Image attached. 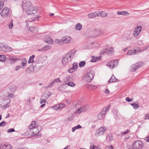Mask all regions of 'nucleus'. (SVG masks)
Segmentation results:
<instances>
[{"mask_svg":"<svg viewBox=\"0 0 149 149\" xmlns=\"http://www.w3.org/2000/svg\"><path fill=\"white\" fill-rule=\"evenodd\" d=\"M22 7L24 11L29 15L34 14L38 10L37 7L33 6L32 3L29 1H23Z\"/></svg>","mask_w":149,"mask_h":149,"instance_id":"obj_1","label":"nucleus"},{"mask_svg":"<svg viewBox=\"0 0 149 149\" xmlns=\"http://www.w3.org/2000/svg\"><path fill=\"white\" fill-rule=\"evenodd\" d=\"M94 73L93 71L86 73L84 75V80L87 82H91L94 77Z\"/></svg>","mask_w":149,"mask_h":149,"instance_id":"obj_2","label":"nucleus"},{"mask_svg":"<svg viewBox=\"0 0 149 149\" xmlns=\"http://www.w3.org/2000/svg\"><path fill=\"white\" fill-rule=\"evenodd\" d=\"M110 105H109L106 107L100 113L98 114L97 117L98 119L102 120L104 118L106 113L110 107Z\"/></svg>","mask_w":149,"mask_h":149,"instance_id":"obj_3","label":"nucleus"},{"mask_svg":"<svg viewBox=\"0 0 149 149\" xmlns=\"http://www.w3.org/2000/svg\"><path fill=\"white\" fill-rule=\"evenodd\" d=\"M114 51V49L113 47H107V48L102 49L101 51L100 54L102 55L106 54L107 55H109L113 53Z\"/></svg>","mask_w":149,"mask_h":149,"instance_id":"obj_4","label":"nucleus"},{"mask_svg":"<svg viewBox=\"0 0 149 149\" xmlns=\"http://www.w3.org/2000/svg\"><path fill=\"white\" fill-rule=\"evenodd\" d=\"M42 129L41 127L40 126L37 125V126L36 127L33 128L32 129H31L32 130L31 132L32 133V135L33 136H40L41 134L39 133V132L41 131Z\"/></svg>","mask_w":149,"mask_h":149,"instance_id":"obj_5","label":"nucleus"},{"mask_svg":"<svg viewBox=\"0 0 149 149\" xmlns=\"http://www.w3.org/2000/svg\"><path fill=\"white\" fill-rule=\"evenodd\" d=\"M143 146L142 142L140 140L135 141L133 144V149H141Z\"/></svg>","mask_w":149,"mask_h":149,"instance_id":"obj_6","label":"nucleus"},{"mask_svg":"<svg viewBox=\"0 0 149 149\" xmlns=\"http://www.w3.org/2000/svg\"><path fill=\"white\" fill-rule=\"evenodd\" d=\"M143 65V63L141 61L138 62L136 63L133 65H132V68L131 69V72H135L137 69L141 67Z\"/></svg>","mask_w":149,"mask_h":149,"instance_id":"obj_7","label":"nucleus"},{"mask_svg":"<svg viewBox=\"0 0 149 149\" xmlns=\"http://www.w3.org/2000/svg\"><path fill=\"white\" fill-rule=\"evenodd\" d=\"M66 55L62 58V63L64 65H67L71 62L72 59Z\"/></svg>","mask_w":149,"mask_h":149,"instance_id":"obj_8","label":"nucleus"},{"mask_svg":"<svg viewBox=\"0 0 149 149\" xmlns=\"http://www.w3.org/2000/svg\"><path fill=\"white\" fill-rule=\"evenodd\" d=\"M106 130V128L105 127H101L98 129L96 133V136H98L103 135Z\"/></svg>","mask_w":149,"mask_h":149,"instance_id":"obj_9","label":"nucleus"},{"mask_svg":"<svg viewBox=\"0 0 149 149\" xmlns=\"http://www.w3.org/2000/svg\"><path fill=\"white\" fill-rule=\"evenodd\" d=\"M118 62V60H117L116 62L114 60L110 61L107 64V65L110 68L113 69L114 67L116 66Z\"/></svg>","mask_w":149,"mask_h":149,"instance_id":"obj_10","label":"nucleus"},{"mask_svg":"<svg viewBox=\"0 0 149 149\" xmlns=\"http://www.w3.org/2000/svg\"><path fill=\"white\" fill-rule=\"evenodd\" d=\"M9 11V8L7 7H5L1 11L0 14L3 17H6L8 16Z\"/></svg>","mask_w":149,"mask_h":149,"instance_id":"obj_11","label":"nucleus"},{"mask_svg":"<svg viewBox=\"0 0 149 149\" xmlns=\"http://www.w3.org/2000/svg\"><path fill=\"white\" fill-rule=\"evenodd\" d=\"M11 48L8 47L6 45L3 43H0V51L2 52H9L11 50Z\"/></svg>","mask_w":149,"mask_h":149,"instance_id":"obj_12","label":"nucleus"},{"mask_svg":"<svg viewBox=\"0 0 149 149\" xmlns=\"http://www.w3.org/2000/svg\"><path fill=\"white\" fill-rule=\"evenodd\" d=\"M62 42L64 43H69L72 42L73 40L70 37L66 36L63 37L61 39Z\"/></svg>","mask_w":149,"mask_h":149,"instance_id":"obj_13","label":"nucleus"},{"mask_svg":"<svg viewBox=\"0 0 149 149\" xmlns=\"http://www.w3.org/2000/svg\"><path fill=\"white\" fill-rule=\"evenodd\" d=\"M76 54V51L74 50H72L70 51L66 55L70 57L72 59H73L74 57Z\"/></svg>","mask_w":149,"mask_h":149,"instance_id":"obj_14","label":"nucleus"},{"mask_svg":"<svg viewBox=\"0 0 149 149\" xmlns=\"http://www.w3.org/2000/svg\"><path fill=\"white\" fill-rule=\"evenodd\" d=\"M12 146L8 143H6L1 146L2 149H12Z\"/></svg>","mask_w":149,"mask_h":149,"instance_id":"obj_15","label":"nucleus"},{"mask_svg":"<svg viewBox=\"0 0 149 149\" xmlns=\"http://www.w3.org/2000/svg\"><path fill=\"white\" fill-rule=\"evenodd\" d=\"M97 13H98V11L92 13L88 14V16L90 18H93L98 16L99 15Z\"/></svg>","mask_w":149,"mask_h":149,"instance_id":"obj_16","label":"nucleus"},{"mask_svg":"<svg viewBox=\"0 0 149 149\" xmlns=\"http://www.w3.org/2000/svg\"><path fill=\"white\" fill-rule=\"evenodd\" d=\"M40 17V16H38L37 17H35L33 19H30L26 20V26L27 27H28L29 25L28 24L30 22H34L35 20L36 19V18L37 20H38V18Z\"/></svg>","mask_w":149,"mask_h":149,"instance_id":"obj_17","label":"nucleus"},{"mask_svg":"<svg viewBox=\"0 0 149 149\" xmlns=\"http://www.w3.org/2000/svg\"><path fill=\"white\" fill-rule=\"evenodd\" d=\"M44 40L45 42L49 44H52L53 42L52 39L49 36L46 37L45 38Z\"/></svg>","mask_w":149,"mask_h":149,"instance_id":"obj_18","label":"nucleus"},{"mask_svg":"<svg viewBox=\"0 0 149 149\" xmlns=\"http://www.w3.org/2000/svg\"><path fill=\"white\" fill-rule=\"evenodd\" d=\"M131 105L132 106L134 109H138L139 108V103L137 102H133L131 103Z\"/></svg>","mask_w":149,"mask_h":149,"instance_id":"obj_19","label":"nucleus"},{"mask_svg":"<svg viewBox=\"0 0 149 149\" xmlns=\"http://www.w3.org/2000/svg\"><path fill=\"white\" fill-rule=\"evenodd\" d=\"M29 30L32 33H36L38 31V28L35 26H31L29 27Z\"/></svg>","mask_w":149,"mask_h":149,"instance_id":"obj_20","label":"nucleus"},{"mask_svg":"<svg viewBox=\"0 0 149 149\" xmlns=\"http://www.w3.org/2000/svg\"><path fill=\"white\" fill-rule=\"evenodd\" d=\"M101 59V57L99 56L98 57L92 56V60L91 61L92 62H96L97 61L100 60Z\"/></svg>","mask_w":149,"mask_h":149,"instance_id":"obj_21","label":"nucleus"},{"mask_svg":"<svg viewBox=\"0 0 149 149\" xmlns=\"http://www.w3.org/2000/svg\"><path fill=\"white\" fill-rule=\"evenodd\" d=\"M118 81L119 80L117 79L116 78L114 75H113L111 76L110 79L108 81V82L109 83H112Z\"/></svg>","mask_w":149,"mask_h":149,"instance_id":"obj_22","label":"nucleus"},{"mask_svg":"<svg viewBox=\"0 0 149 149\" xmlns=\"http://www.w3.org/2000/svg\"><path fill=\"white\" fill-rule=\"evenodd\" d=\"M36 123V122L35 121H32L31 123L29 126V129H32L33 128L37 127L38 125H37Z\"/></svg>","mask_w":149,"mask_h":149,"instance_id":"obj_23","label":"nucleus"},{"mask_svg":"<svg viewBox=\"0 0 149 149\" xmlns=\"http://www.w3.org/2000/svg\"><path fill=\"white\" fill-rule=\"evenodd\" d=\"M7 56V58L12 62L15 63L16 62L18 59L16 58H13V56Z\"/></svg>","mask_w":149,"mask_h":149,"instance_id":"obj_24","label":"nucleus"},{"mask_svg":"<svg viewBox=\"0 0 149 149\" xmlns=\"http://www.w3.org/2000/svg\"><path fill=\"white\" fill-rule=\"evenodd\" d=\"M27 60L25 58H23L21 60V64L22 66L24 68L26 66Z\"/></svg>","mask_w":149,"mask_h":149,"instance_id":"obj_25","label":"nucleus"},{"mask_svg":"<svg viewBox=\"0 0 149 149\" xmlns=\"http://www.w3.org/2000/svg\"><path fill=\"white\" fill-rule=\"evenodd\" d=\"M97 13L99 15L98 16H100L102 17H106L108 15V14L104 12H98V13Z\"/></svg>","mask_w":149,"mask_h":149,"instance_id":"obj_26","label":"nucleus"},{"mask_svg":"<svg viewBox=\"0 0 149 149\" xmlns=\"http://www.w3.org/2000/svg\"><path fill=\"white\" fill-rule=\"evenodd\" d=\"M117 14L118 15H129V13L127 11H119L117 12Z\"/></svg>","mask_w":149,"mask_h":149,"instance_id":"obj_27","label":"nucleus"},{"mask_svg":"<svg viewBox=\"0 0 149 149\" xmlns=\"http://www.w3.org/2000/svg\"><path fill=\"white\" fill-rule=\"evenodd\" d=\"M52 48V47L49 45H46L42 48V50L43 52H45L48 50H50Z\"/></svg>","mask_w":149,"mask_h":149,"instance_id":"obj_28","label":"nucleus"},{"mask_svg":"<svg viewBox=\"0 0 149 149\" xmlns=\"http://www.w3.org/2000/svg\"><path fill=\"white\" fill-rule=\"evenodd\" d=\"M35 57V55H32V56H30L29 60L28 61V63H33L34 62V58Z\"/></svg>","mask_w":149,"mask_h":149,"instance_id":"obj_29","label":"nucleus"},{"mask_svg":"<svg viewBox=\"0 0 149 149\" xmlns=\"http://www.w3.org/2000/svg\"><path fill=\"white\" fill-rule=\"evenodd\" d=\"M81 107L82 108L84 112L87 111L90 108L89 106L88 105H86Z\"/></svg>","mask_w":149,"mask_h":149,"instance_id":"obj_30","label":"nucleus"},{"mask_svg":"<svg viewBox=\"0 0 149 149\" xmlns=\"http://www.w3.org/2000/svg\"><path fill=\"white\" fill-rule=\"evenodd\" d=\"M140 49L139 48L138 50L134 49V50H131V54H136L139 53L140 51Z\"/></svg>","mask_w":149,"mask_h":149,"instance_id":"obj_31","label":"nucleus"},{"mask_svg":"<svg viewBox=\"0 0 149 149\" xmlns=\"http://www.w3.org/2000/svg\"><path fill=\"white\" fill-rule=\"evenodd\" d=\"M82 26L80 23H78L75 25V29L78 30H80L82 29Z\"/></svg>","mask_w":149,"mask_h":149,"instance_id":"obj_32","label":"nucleus"},{"mask_svg":"<svg viewBox=\"0 0 149 149\" xmlns=\"http://www.w3.org/2000/svg\"><path fill=\"white\" fill-rule=\"evenodd\" d=\"M6 57L4 55H0V61H4L6 60Z\"/></svg>","mask_w":149,"mask_h":149,"instance_id":"obj_33","label":"nucleus"},{"mask_svg":"<svg viewBox=\"0 0 149 149\" xmlns=\"http://www.w3.org/2000/svg\"><path fill=\"white\" fill-rule=\"evenodd\" d=\"M7 25L8 26L9 28L10 29H11L13 27V20H11L9 23Z\"/></svg>","mask_w":149,"mask_h":149,"instance_id":"obj_34","label":"nucleus"},{"mask_svg":"<svg viewBox=\"0 0 149 149\" xmlns=\"http://www.w3.org/2000/svg\"><path fill=\"white\" fill-rule=\"evenodd\" d=\"M88 88L91 90H94L97 88V87L92 85H89L88 86Z\"/></svg>","mask_w":149,"mask_h":149,"instance_id":"obj_35","label":"nucleus"},{"mask_svg":"<svg viewBox=\"0 0 149 149\" xmlns=\"http://www.w3.org/2000/svg\"><path fill=\"white\" fill-rule=\"evenodd\" d=\"M81 128V127L80 125H78L77 126H75L74 127L72 128V131L73 132H74L75 131V130H76L77 129H78Z\"/></svg>","mask_w":149,"mask_h":149,"instance_id":"obj_36","label":"nucleus"},{"mask_svg":"<svg viewBox=\"0 0 149 149\" xmlns=\"http://www.w3.org/2000/svg\"><path fill=\"white\" fill-rule=\"evenodd\" d=\"M86 64V62L84 61H80L79 63V65L80 68L84 67Z\"/></svg>","mask_w":149,"mask_h":149,"instance_id":"obj_37","label":"nucleus"},{"mask_svg":"<svg viewBox=\"0 0 149 149\" xmlns=\"http://www.w3.org/2000/svg\"><path fill=\"white\" fill-rule=\"evenodd\" d=\"M142 27L141 26L139 25L136 27L135 29H136V31L138 32H139V34L140 33L142 29Z\"/></svg>","mask_w":149,"mask_h":149,"instance_id":"obj_38","label":"nucleus"},{"mask_svg":"<svg viewBox=\"0 0 149 149\" xmlns=\"http://www.w3.org/2000/svg\"><path fill=\"white\" fill-rule=\"evenodd\" d=\"M78 64L76 62H74L72 65V67L76 70L78 68Z\"/></svg>","mask_w":149,"mask_h":149,"instance_id":"obj_39","label":"nucleus"},{"mask_svg":"<svg viewBox=\"0 0 149 149\" xmlns=\"http://www.w3.org/2000/svg\"><path fill=\"white\" fill-rule=\"evenodd\" d=\"M82 109V108L81 107L76 111V113H80L81 112H84Z\"/></svg>","mask_w":149,"mask_h":149,"instance_id":"obj_40","label":"nucleus"},{"mask_svg":"<svg viewBox=\"0 0 149 149\" xmlns=\"http://www.w3.org/2000/svg\"><path fill=\"white\" fill-rule=\"evenodd\" d=\"M65 105L64 104H59V105L58 106V107H57V109H58L59 107L60 109H61L62 108H63L65 106ZM57 106V105H56V106Z\"/></svg>","mask_w":149,"mask_h":149,"instance_id":"obj_41","label":"nucleus"},{"mask_svg":"<svg viewBox=\"0 0 149 149\" xmlns=\"http://www.w3.org/2000/svg\"><path fill=\"white\" fill-rule=\"evenodd\" d=\"M67 85L68 86L71 87H74L75 86V84L74 83L72 82H69L67 83Z\"/></svg>","mask_w":149,"mask_h":149,"instance_id":"obj_42","label":"nucleus"},{"mask_svg":"<svg viewBox=\"0 0 149 149\" xmlns=\"http://www.w3.org/2000/svg\"><path fill=\"white\" fill-rule=\"evenodd\" d=\"M139 34V32L136 31V29H135L133 32V35L135 37H136Z\"/></svg>","mask_w":149,"mask_h":149,"instance_id":"obj_43","label":"nucleus"},{"mask_svg":"<svg viewBox=\"0 0 149 149\" xmlns=\"http://www.w3.org/2000/svg\"><path fill=\"white\" fill-rule=\"evenodd\" d=\"M70 80V76H67L65 77L63 79L64 81L65 82H67Z\"/></svg>","mask_w":149,"mask_h":149,"instance_id":"obj_44","label":"nucleus"},{"mask_svg":"<svg viewBox=\"0 0 149 149\" xmlns=\"http://www.w3.org/2000/svg\"><path fill=\"white\" fill-rule=\"evenodd\" d=\"M24 68L22 65H17L15 68V70L16 71L18 70L20 68Z\"/></svg>","mask_w":149,"mask_h":149,"instance_id":"obj_45","label":"nucleus"},{"mask_svg":"<svg viewBox=\"0 0 149 149\" xmlns=\"http://www.w3.org/2000/svg\"><path fill=\"white\" fill-rule=\"evenodd\" d=\"M75 70L73 67L72 68H70V69L68 71V72L69 73H72V72H74L75 71Z\"/></svg>","mask_w":149,"mask_h":149,"instance_id":"obj_46","label":"nucleus"},{"mask_svg":"<svg viewBox=\"0 0 149 149\" xmlns=\"http://www.w3.org/2000/svg\"><path fill=\"white\" fill-rule=\"evenodd\" d=\"M6 125V123L5 121H3L1 123H0V126L3 127Z\"/></svg>","mask_w":149,"mask_h":149,"instance_id":"obj_47","label":"nucleus"},{"mask_svg":"<svg viewBox=\"0 0 149 149\" xmlns=\"http://www.w3.org/2000/svg\"><path fill=\"white\" fill-rule=\"evenodd\" d=\"M97 31L98 32H99V35H102L103 33V32L102 30H101L100 29H98Z\"/></svg>","mask_w":149,"mask_h":149,"instance_id":"obj_48","label":"nucleus"},{"mask_svg":"<svg viewBox=\"0 0 149 149\" xmlns=\"http://www.w3.org/2000/svg\"><path fill=\"white\" fill-rule=\"evenodd\" d=\"M4 6L3 3L0 1V10H1Z\"/></svg>","mask_w":149,"mask_h":149,"instance_id":"obj_49","label":"nucleus"},{"mask_svg":"<svg viewBox=\"0 0 149 149\" xmlns=\"http://www.w3.org/2000/svg\"><path fill=\"white\" fill-rule=\"evenodd\" d=\"M55 83L53 81H52V82H51V83L50 84H49V85H48L47 86V87L49 88H51L52 86Z\"/></svg>","mask_w":149,"mask_h":149,"instance_id":"obj_50","label":"nucleus"},{"mask_svg":"<svg viewBox=\"0 0 149 149\" xmlns=\"http://www.w3.org/2000/svg\"><path fill=\"white\" fill-rule=\"evenodd\" d=\"M54 81L55 83H57V82H61V81H60L59 78H56L54 80Z\"/></svg>","mask_w":149,"mask_h":149,"instance_id":"obj_51","label":"nucleus"},{"mask_svg":"<svg viewBox=\"0 0 149 149\" xmlns=\"http://www.w3.org/2000/svg\"><path fill=\"white\" fill-rule=\"evenodd\" d=\"M129 132V130H127L126 132H121V135H123L127 134Z\"/></svg>","mask_w":149,"mask_h":149,"instance_id":"obj_52","label":"nucleus"},{"mask_svg":"<svg viewBox=\"0 0 149 149\" xmlns=\"http://www.w3.org/2000/svg\"><path fill=\"white\" fill-rule=\"evenodd\" d=\"M144 118L145 120L149 119V113H147L146 114Z\"/></svg>","mask_w":149,"mask_h":149,"instance_id":"obj_53","label":"nucleus"},{"mask_svg":"<svg viewBox=\"0 0 149 149\" xmlns=\"http://www.w3.org/2000/svg\"><path fill=\"white\" fill-rule=\"evenodd\" d=\"M55 42L57 44H58L62 42L61 39V40H58V39H56L55 40Z\"/></svg>","mask_w":149,"mask_h":149,"instance_id":"obj_54","label":"nucleus"},{"mask_svg":"<svg viewBox=\"0 0 149 149\" xmlns=\"http://www.w3.org/2000/svg\"><path fill=\"white\" fill-rule=\"evenodd\" d=\"M15 131V130L13 128L7 130V132L8 133L13 132Z\"/></svg>","mask_w":149,"mask_h":149,"instance_id":"obj_55","label":"nucleus"},{"mask_svg":"<svg viewBox=\"0 0 149 149\" xmlns=\"http://www.w3.org/2000/svg\"><path fill=\"white\" fill-rule=\"evenodd\" d=\"M106 149H114L113 147L111 145L109 146H107L106 148Z\"/></svg>","mask_w":149,"mask_h":149,"instance_id":"obj_56","label":"nucleus"},{"mask_svg":"<svg viewBox=\"0 0 149 149\" xmlns=\"http://www.w3.org/2000/svg\"><path fill=\"white\" fill-rule=\"evenodd\" d=\"M68 120L70 121H71L73 119V117L72 116H70L68 118Z\"/></svg>","mask_w":149,"mask_h":149,"instance_id":"obj_57","label":"nucleus"},{"mask_svg":"<svg viewBox=\"0 0 149 149\" xmlns=\"http://www.w3.org/2000/svg\"><path fill=\"white\" fill-rule=\"evenodd\" d=\"M144 139L147 142H149V135L147 137H145Z\"/></svg>","mask_w":149,"mask_h":149,"instance_id":"obj_58","label":"nucleus"},{"mask_svg":"<svg viewBox=\"0 0 149 149\" xmlns=\"http://www.w3.org/2000/svg\"><path fill=\"white\" fill-rule=\"evenodd\" d=\"M46 102V101L45 100H44L42 99H41L40 100V104H42L43 103H45Z\"/></svg>","mask_w":149,"mask_h":149,"instance_id":"obj_59","label":"nucleus"},{"mask_svg":"<svg viewBox=\"0 0 149 149\" xmlns=\"http://www.w3.org/2000/svg\"><path fill=\"white\" fill-rule=\"evenodd\" d=\"M4 101H5L7 103H9L10 102V99H6L5 100H4Z\"/></svg>","mask_w":149,"mask_h":149,"instance_id":"obj_60","label":"nucleus"},{"mask_svg":"<svg viewBox=\"0 0 149 149\" xmlns=\"http://www.w3.org/2000/svg\"><path fill=\"white\" fill-rule=\"evenodd\" d=\"M97 30V29H96L95 30V31L96 32V36H98V35H99V32H98Z\"/></svg>","mask_w":149,"mask_h":149,"instance_id":"obj_61","label":"nucleus"},{"mask_svg":"<svg viewBox=\"0 0 149 149\" xmlns=\"http://www.w3.org/2000/svg\"><path fill=\"white\" fill-rule=\"evenodd\" d=\"M30 99L29 98L27 101V104H30Z\"/></svg>","mask_w":149,"mask_h":149,"instance_id":"obj_62","label":"nucleus"},{"mask_svg":"<svg viewBox=\"0 0 149 149\" xmlns=\"http://www.w3.org/2000/svg\"><path fill=\"white\" fill-rule=\"evenodd\" d=\"M125 100L127 101L128 102H130V99L128 97H127L126 98Z\"/></svg>","mask_w":149,"mask_h":149,"instance_id":"obj_63","label":"nucleus"},{"mask_svg":"<svg viewBox=\"0 0 149 149\" xmlns=\"http://www.w3.org/2000/svg\"><path fill=\"white\" fill-rule=\"evenodd\" d=\"M148 47H149V45L147 46H145L144 47V50L147 49Z\"/></svg>","mask_w":149,"mask_h":149,"instance_id":"obj_64","label":"nucleus"}]
</instances>
